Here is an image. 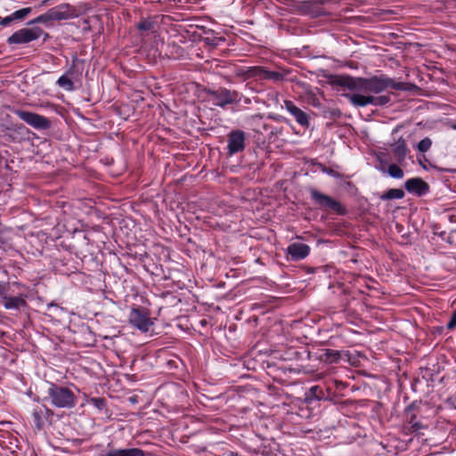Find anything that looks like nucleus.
Here are the masks:
<instances>
[{
  "label": "nucleus",
  "instance_id": "bb28decb",
  "mask_svg": "<svg viewBox=\"0 0 456 456\" xmlns=\"http://www.w3.org/2000/svg\"><path fill=\"white\" fill-rule=\"evenodd\" d=\"M400 166L401 165L396 162L389 164L387 170L389 176L395 179H402L404 175V172Z\"/></svg>",
  "mask_w": 456,
  "mask_h": 456
},
{
  "label": "nucleus",
  "instance_id": "c9c22d12",
  "mask_svg": "<svg viewBox=\"0 0 456 456\" xmlns=\"http://www.w3.org/2000/svg\"><path fill=\"white\" fill-rule=\"evenodd\" d=\"M330 114L332 118H339L341 116V111L338 109H333L330 111Z\"/></svg>",
  "mask_w": 456,
  "mask_h": 456
},
{
  "label": "nucleus",
  "instance_id": "7c9ffc66",
  "mask_svg": "<svg viewBox=\"0 0 456 456\" xmlns=\"http://www.w3.org/2000/svg\"><path fill=\"white\" fill-rule=\"evenodd\" d=\"M391 101L389 95H380L377 96L376 107H382L387 105Z\"/></svg>",
  "mask_w": 456,
  "mask_h": 456
},
{
  "label": "nucleus",
  "instance_id": "f3484780",
  "mask_svg": "<svg viewBox=\"0 0 456 456\" xmlns=\"http://www.w3.org/2000/svg\"><path fill=\"white\" fill-rule=\"evenodd\" d=\"M330 391V387H328L327 385H325V387L313 386L305 394L306 400H312L313 398L316 400H332Z\"/></svg>",
  "mask_w": 456,
  "mask_h": 456
},
{
  "label": "nucleus",
  "instance_id": "aec40b11",
  "mask_svg": "<svg viewBox=\"0 0 456 456\" xmlns=\"http://www.w3.org/2000/svg\"><path fill=\"white\" fill-rule=\"evenodd\" d=\"M3 304L5 309H20L27 305V302L22 296L8 297L4 295L3 297Z\"/></svg>",
  "mask_w": 456,
  "mask_h": 456
},
{
  "label": "nucleus",
  "instance_id": "473e14b6",
  "mask_svg": "<svg viewBox=\"0 0 456 456\" xmlns=\"http://www.w3.org/2000/svg\"><path fill=\"white\" fill-rule=\"evenodd\" d=\"M456 327V311H454L451 316L449 322L446 325V328L450 330H452Z\"/></svg>",
  "mask_w": 456,
  "mask_h": 456
},
{
  "label": "nucleus",
  "instance_id": "c85d7f7f",
  "mask_svg": "<svg viewBox=\"0 0 456 456\" xmlns=\"http://www.w3.org/2000/svg\"><path fill=\"white\" fill-rule=\"evenodd\" d=\"M431 146H432V140L428 137H425L424 139L420 140L419 142V143L417 144V150L419 152L425 153L428 151H429Z\"/></svg>",
  "mask_w": 456,
  "mask_h": 456
},
{
  "label": "nucleus",
  "instance_id": "2f4dec72",
  "mask_svg": "<svg viewBox=\"0 0 456 456\" xmlns=\"http://www.w3.org/2000/svg\"><path fill=\"white\" fill-rule=\"evenodd\" d=\"M320 168L323 173H325L332 177H339L340 176V175L337 171H335L331 167H327L326 166H324L322 164H320Z\"/></svg>",
  "mask_w": 456,
  "mask_h": 456
},
{
  "label": "nucleus",
  "instance_id": "dca6fc26",
  "mask_svg": "<svg viewBox=\"0 0 456 456\" xmlns=\"http://www.w3.org/2000/svg\"><path fill=\"white\" fill-rule=\"evenodd\" d=\"M288 254L294 261L305 259L310 254V247L305 243L294 242L288 247Z\"/></svg>",
  "mask_w": 456,
  "mask_h": 456
},
{
  "label": "nucleus",
  "instance_id": "72a5a7b5",
  "mask_svg": "<svg viewBox=\"0 0 456 456\" xmlns=\"http://www.w3.org/2000/svg\"><path fill=\"white\" fill-rule=\"evenodd\" d=\"M14 20L12 19V14L9 16H6L4 18L0 17V25L2 27H7L9 26Z\"/></svg>",
  "mask_w": 456,
  "mask_h": 456
},
{
  "label": "nucleus",
  "instance_id": "9b49d317",
  "mask_svg": "<svg viewBox=\"0 0 456 456\" xmlns=\"http://www.w3.org/2000/svg\"><path fill=\"white\" fill-rule=\"evenodd\" d=\"M341 96L347 99L356 108H362L368 105L376 106L377 96L355 93H343Z\"/></svg>",
  "mask_w": 456,
  "mask_h": 456
},
{
  "label": "nucleus",
  "instance_id": "412c9836",
  "mask_svg": "<svg viewBox=\"0 0 456 456\" xmlns=\"http://www.w3.org/2000/svg\"><path fill=\"white\" fill-rule=\"evenodd\" d=\"M74 72V66H72L67 70L65 74L59 77V79L57 80V85L66 91H73L75 89V86L70 77L73 76Z\"/></svg>",
  "mask_w": 456,
  "mask_h": 456
},
{
  "label": "nucleus",
  "instance_id": "393cba45",
  "mask_svg": "<svg viewBox=\"0 0 456 456\" xmlns=\"http://www.w3.org/2000/svg\"><path fill=\"white\" fill-rule=\"evenodd\" d=\"M405 196V193L403 189H389L387 191L383 192L379 199L381 200H401Z\"/></svg>",
  "mask_w": 456,
  "mask_h": 456
},
{
  "label": "nucleus",
  "instance_id": "a878e982",
  "mask_svg": "<svg viewBox=\"0 0 456 456\" xmlns=\"http://www.w3.org/2000/svg\"><path fill=\"white\" fill-rule=\"evenodd\" d=\"M156 27H157V22L151 18L150 19H142L136 24V28L142 32H145V31L155 32Z\"/></svg>",
  "mask_w": 456,
  "mask_h": 456
},
{
  "label": "nucleus",
  "instance_id": "f8f14e48",
  "mask_svg": "<svg viewBox=\"0 0 456 456\" xmlns=\"http://www.w3.org/2000/svg\"><path fill=\"white\" fill-rule=\"evenodd\" d=\"M404 188L407 192L419 197L428 194L430 191L429 184L420 177H413L406 180Z\"/></svg>",
  "mask_w": 456,
  "mask_h": 456
},
{
  "label": "nucleus",
  "instance_id": "0eeeda50",
  "mask_svg": "<svg viewBox=\"0 0 456 456\" xmlns=\"http://www.w3.org/2000/svg\"><path fill=\"white\" fill-rule=\"evenodd\" d=\"M129 322L142 332H148L153 325L150 312L144 307H134L129 314Z\"/></svg>",
  "mask_w": 456,
  "mask_h": 456
},
{
  "label": "nucleus",
  "instance_id": "423d86ee",
  "mask_svg": "<svg viewBox=\"0 0 456 456\" xmlns=\"http://www.w3.org/2000/svg\"><path fill=\"white\" fill-rule=\"evenodd\" d=\"M42 35H45L44 40L49 37L47 33L39 27L24 28L17 30L7 38L8 45H24L38 39Z\"/></svg>",
  "mask_w": 456,
  "mask_h": 456
},
{
  "label": "nucleus",
  "instance_id": "f704fd0d",
  "mask_svg": "<svg viewBox=\"0 0 456 456\" xmlns=\"http://www.w3.org/2000/svg\"><path fill=\"white\" fill-rule=\"evenodd\" d=\"M434 168H436L439 172H447V173L456 174V168H443V167H434Z\"/></svg>",
  "mask_w": 456,
  "mask_h": 456
},
{
  "label": "nucleus",
  "instance_id": "20e7f679",
  "mask_svg": "<svg viewBox=\"0 0 456 456\" xmlns=\"http://www.w3.org/2000/svg\"><path fill=\"white\" fill-rule=\"evenodd\" d=\"M311 200L317 205L321 209L324 211H331L338 216H345L347 213L346 208L338 200L332 197L326 195L319 191L315 188L309 190Z\"/></svg>",
  "mask_w": 456,
  "mask_h": 456
},
{
  "label": "nucleus",
  "instance_id": "ddd939ff",
  "mask_svg": "<svg viewBox=\"0 0 456 456\" xmlns=\"http://www.w3.org/2000/svg\"><path fill=\"white\" fill-rule=\"evenodd\" d=\"M285 109L295 118L296 122L304 128H308L310 126L309 115L299 109L296 104L289 100L284 102Z\"/></svg>",
  "mask_w": 456,
  "mask_h": 456
},
{
  "label": "nucleus",
  "instance_id": "e433bc0d",
  "mask_svg": "<svg viewBox=\"0 0 456 456\" xmlns=\"http://www.w3.org/2000/svg\"><path fill=\"white\" fill-rule=\"evenodd\" d=\"M4 292H5V289H4V284L3 283H0V296H4Z\"/></svg>",
  "mask_w": 456,
  "mask_h": 456
},
{
  "label": "nucleus",
  "instance_id": "4c0bfd02",
  "mask_svg": "<svg viewBox=\"0 0 456 456\" xmlns=\"http://www.w3.org/2000/svg\"><path fill=\"white\" fill-rule=\"evenodd\" d=\"M379 163H380L381 165L387 164V161L383 160V159H382L381 158H379Z\"/></svg>",
  "mask_w": 456,
  "mask_h": 456
},
{
  "label": "nucleus",
  "instance_id": "a211bd4d",
  "mask_svg": "<svg viewBox=\"0 0 456 456\" xmlns=\"http://www.w3.org/2000/svg\"><path fill=\"white\" fill-rule=\"evenodd\" d=\"M425 428V426L417 420V416L411 414L403 423L402 432L405 436L417 434L419 430Z\"/></svg>",
  "mask_w": 456,
  "mask_h": 456
},
{
  "label": "nucleus",
  "instance_id": "6e6552de",
  "mask_svg": "<svg viewBox=\"0 0 456 456\" xmlns=\"http://www.w3.org/2000/svg\"><path fill=\"white\" fill-rule=\"evenodd\" d=\"M13 113L20 118L21 120L26 122L28 125L31 126L35 129L37 130H46L49 129L51 126L50 120L37 113L20 110V109H15L13 110Z\"/></svg>",
  "mask_w": 456,
  "mask_h": 456
},
{
  "label": "nucleus",
  "instance_id": "4be33fe9",
  "mask_svg": "<svg viewBox=\"0 0 456 456\" xmlns=\"http://www.w3.org/2000/svg\"><path fill=\"white\" fill-rule=\"evenodd\" d=\"M328 387H330L331 389V398L332 401L335 400L337 397L342 395V392L347 387L348 384L346 382L338 381V380H332L330 382H328L327 384Z\"/></svg>",
  "mask_w": 456,
  "mask_h": 456
},
{
  "label": "nucleus",
  "instance_id": "b1692460",
  "mask_svg": "<svg viewBox=\"0 0 456 456\" xmlns=\"http://www.w3.org/2000/svg\"><path fill=\"white\" fill-rule=\"evenodd\" d=\"M61 13L54 9H51L48 12L37 16L36 19L30 20L28 24L46 23L53 19H61Z\"/></svg>",
  "mask_w": 456,
  "mask_h": 456
},
{
  "label": "nucleus",
  "instance_id": "ea45409f",
  "mask_svg": "<svg viewBox=\"0 0 456 456\" xmlns=\"http://www.w3.org/2000/svg\"><path fill=\"white\" fill-rule=\"evenodd\" d=\"M173 363H175V362H174V361H169V362H168V364H169V365H173Z\"/></svg>",
  "mask_w": 456,
  "mask_h": 456
},
{
  "label": "nucleus",
  "instance_id": "f257e3e1",
  "mask_svg": "<svg viewBox=\"0 0 456 456\" xmlns=\"http://www.w3.org/2000/svg\"><path fill=\"white\" fill-rule=\"evenodd\" d=\"M334 86L350 90L351 92L380 94L388 88L404 90L405 84L396 82L385 75L371 77H355L348 75L335 76L331 81Z\"/></svg>",
  "mask_w": 456,
  "mask_h": 456
},
{
  "label": "nucleus",
  "instance_id": "f03ea898",
  "mask_svg": "<svg viewBox=\"0 0 456 456\" xmlns=\"http://www.w3.org/2000/svg\"><path fill=\"white\" fill-rule=\"evenodd\" d=\"M45 400H49L56 408L70 409L77 404V396L70 388L54 383L50 384L47 396L44 398Z\"/></svg>",
  "mask_w": 456,
  "mask_h": 456
},
{
  "label": "nucleus",
  "instance_id": "4468645a",
  "mask_svg": "<svg viewBox=\"0 0 456 456\" xmlns=\"http://www.w3.org/2000/svg\"><path fill=\"white\" fill-rule=\"evenodd\" d=\"M102 456H146V453L140 448H117L109 443Z\"/></svg>",
  "mask_w": 456,
  "mask_h": 456
},
{
  "label": "nucleus",
  "instance_id": "cd10ccee",
  "mask_svg": "<svg viewBox=\"0 0 456 456\" xmlns=\"http://www.w3.org/2000/svg\"><path fill=\"white\" fill-rule=\"evenodd\" d=\"M31 12L32 9L30 7H25L15 11L12 13V16L14 20H24Z\"/></svg>",
  "mask_w": 456,
  "mask_h": 456
},
{
  "label": "nucleus",
  "instance_id": "39448f33",
  "mask_svg": "<svg viewBox=\"0 0 456 456\" xmlns=\"http://www.w3.org/2000/svg\"><path fill=\"white\" fill-rule=\"evenodd\" d=\"M287 10L294 14L299 15H318L316 11V4H324L326 0H308V1H298V0H279Z\"/></svg>",
  "mask_w": 456,
  "mask_h": 456
},
{
  "label": "nucleus",
  "instance_id": "7ed1b4c3",
  "mask_svg": "<svg viewBox=\"0 0 456 456\" xmlns=\"http://www.w3.org/2000/svg\"><path fill=\"white\" fill-rule=\"evenodd\" d=\"M205 92L209 96V101L222 109H225L228 105L238 104L241 101V94L222 86L217 89H206Z\"/></svg>",
  "mask_w": 456,
  "mask_h": 456
},
{
  "label": "nucleus",
  "instance_id": "9d476101",
  "mask_svg": "<svg viewBox=\"0 0 456 456\" xmlns=\"http://www.w3.org/2000/svg\"><path fill=\"white\" fill-rule=\"evenodd\" d=\"M390 148L395 161L402 166L406 165L407 157L411 152L406 140L400 137L397 141L390 144Z\"/></svg>",
  "mask_w": 456,
  "mask_h": 456
},
{
  "label": "nucleus",
  "instance_id": "2eb2a0df",
  "mask_svg": "<svg viewBox=\"0 0 456 456\" xmlns=\"http://www.w3.org/2000/svg\"><path fill=\"white\" fill-rule=\"evenodd\" d=\"M32 416L35 427L37 429L41 430L45 423L51 422L53 412L46 406H37L33 410Z\"/></svg>",
  "mask_w": 456,
  "mask_h": 456
},
{
  "label": "nucleus",
  "instance_id": "6ab92c4d",
  "mask_svg": "<svg viewBox=\"0 0 456 456\" xmlns=\"http://www.w3.org/2000/svg\"><path fill=\"white\" fill-rule=\"evenodd\" d=\"M341 352L334 349H322L319 359L327 363H338L341 359Z\"/></svg>",
  "mask_w": 456,
  "mask_h": 456
},
{
  "label": "nucleus",
  "instance_id": "5701e85b",
  "mask_svg": "<svg viewBox=\"0 0 456 456\" xmlns=\"http://www.w3.org/2000/svg\"><path fill=\"white\" fill-rule=\"evenodd\" d=\"M256 75L262 79L281 81L284 79V75L279 71L267 70L264 68H259Z\"/></svg>",
  "mask_w": 456,
  "mask_h": 456
},
{
  "label": "nucleus",
  "instance_id": "c756f323",
  "mask_svg": "<svg viewBox=\"0 0 456 456\" xmlns=\"http://www.w3.org/2000/svg\"><path fill=\"white\" fill-rule=\"evenodd\" d=\"M89 403L97 408L98 410H103L107 405V401L103 397H91Z\"/></svg>",
  "mask_w": 456,
  "mask_h": 456
},
{
  "label": "nucleus",
  "instance_id": "58836bf2",
  "mask_svg": "<svg viewBox=\"0 0 456 456\" xmlns=\"http://www.w3.org/2000/svg\"><path fill=\"white\" fill-rule=\"evenodd\" d=\"M263 127H264L265 130H267V128H269L270 126L268 125H266V124H264Z\"/></svg>",
  "mask_w": 456,
  "mask_h": 456
},
{
  "label": "nucleus",
  "instance_id": "1a4fd4ad",
  "mask_svg": "<svg viewBox=\"0 0 456 456\" xmlns=\"http://www.w3.org/2000/svg\"><path fill=\"white\" fill-rule=\"evenodd\" d=\"M246 148V134L240 129H233L227 134L226 155L232 157L244 151Z\"/></svg>",
  "mask_w": 456,
  "mask_h": 456
}]
</instances>
